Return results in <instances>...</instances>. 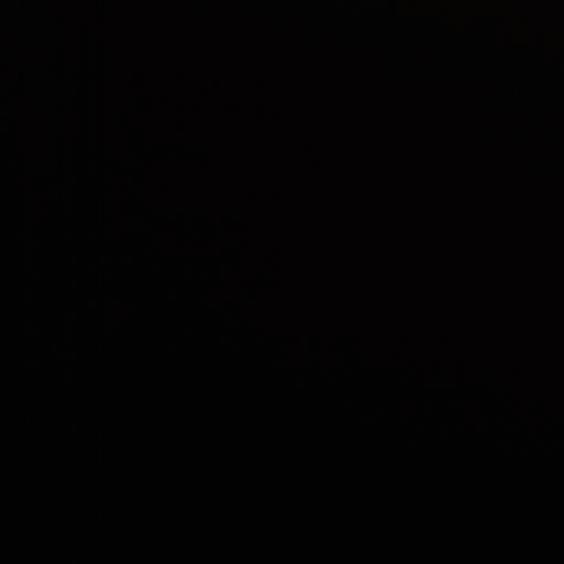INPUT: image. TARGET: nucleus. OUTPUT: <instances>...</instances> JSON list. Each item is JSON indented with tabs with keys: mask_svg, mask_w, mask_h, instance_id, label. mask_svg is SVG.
Instances as JSON below:
<instances>
[{
	"mask_svg": "<svg viewBox=\"0 0 564 564\" xmlns=\"http://www.w3.org/2000/svg\"><path fill=\"white\" fill-rule=\"evenodd\" d=\"M310 352H311L312 355H314V356H315V355H316V352H317L316 341H315V339L313 340L312 338L310 339Z\"/></svg>",
	"mask_w": 564,
	"mask_h": 564,
	"instance_id": "nucleus-1",
	"label": "nucleus"
},
{
	"mask_svg": "<svg viewBox=\"0 0 564 564\" xmlns=\"http://www.w3.org/2000/svg\"><path fill=\"white\" fill-rule=\"evenodd\" d=\"M310 511H311L312 516H314V519H316V511L317 510H316L315 503L314 505L310 503Z\"/></svg>",
	"mask_w": 564,
	"mask_h": 564,
	"instance_id": "nucleus-2",
	"label": "nucleus"
},
{
	"mask_svg": "<svg viewBox=\"0 0 564 564\" xmlns=\"http://www.w3.org/2000/svg\"><path fill=\"white\" fill-rule=\"evenodd\" d=\"M312 366H313V369H314V370H316V362H315V359L313 360Z\"/></svg>",
	"mask_w": 564,
	"mask_h": 564,
	"instance_id": "nucleus-3",
	"label": "nucleus"
},
{
	"mask_svg": "<svg viewBox=\"0 0 564 564\" xmlns=\"http://www.w3.org/2000/svg\"><path fill=\"white\" fill-rule=\"evenodd\" d=\"M311 148H315V144L313 142H310Z\"/></svg>",
	"mask_w": 564,
	"mask_h": 564,
	"instance_id": "nucleus-4",
	"label": "nucleus"
},
{
	"mask_svg": "<svg viewBox=\"0 0 564 564\" xmlns=\"http://www.w3.org/2000/svg\"><path fill=\"white\" fill-rule=\"evenodd\" d=\"M315 1H316V0H310V3H313V2H315Z\"/></svg>",
	"mask_w": 564,
	"mask_h": 564,
	"instance_id": "nucleus-5",
	"label": "nucleus"
}]
</instances>
